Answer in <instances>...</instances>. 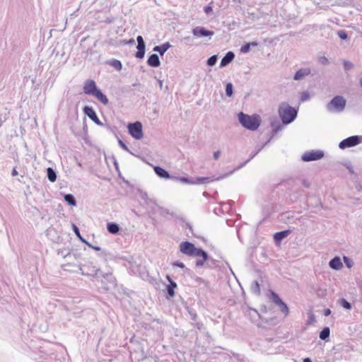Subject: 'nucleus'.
I'll list each match as a JSON object with an SVG mask.
<instances>
[{
    "label": "nucleus",
    "mask_w": 362,
    "mask_h": 362,
    "mask_svg": "<svg viewBox=\"0 0 362 362\" xmlns=\"http://www.w3.org/2000/svg\"><path fill=\"white\" fill-rule=\"evenodd\" d=\"M128 130L129 134L136 139H140L143 137L142 124L139 122L129 124Z\"/></svg>",
    "instance_id": "5"
},
{
    "label": "nucleus",
    "mask_w": 362,
    "mask_h": 362,
    "mask_svg": "<svg viewBox=\"0 0 362 362\" xmlns=\"http://www.w3.org/2000/svg\"><path fill=\"white\" fill-rule=\"evenodd\" d=\"M238 119L245 128L252 131L257 129L261 122L260 117L258 115H248L243 112L238 114Z\"/></svg>",
    "instance_id": "3"
},
{
    "label": "nucleus",
    "mask_w": 362,
    "mask_h": 362,
    "mask_svg": "<svg viewBox=\"0 0 362 362\" xmlns=\"http://www.w3.org/2000/svg\"><path fill=\"white\" fill-rule=\"evenodd\" d=\"M329 334H330L329 328L325 327L320 332V338L322 340H325L329 337Z\"/></svg>",
    "instance_id": "23"
},
{
    "label": "nucleus",
    "mask_w": 362,
    "mask_h": 362,
    "mask_svg": "<svg viewBox=\"0 0 362 362\" xmlns=\"http://www.w3.org/2000/svg\"><path fill=\"white\" fill-rule=\"evenodd\" d=\"M359 82H360V85H361V87H362V77L361 78V79H360Z\"/></svg>",
    "instance_id": "42"
},
{
    "label": "nucleus",
    "mask_w": 362,
    "mask_h": 362,
    "mask_svg": "<svg viewBox=\"0 0 362 362\" xmlns=\"http://www.w3.org/2000/svg\"><path fill=\"white\" fill-rule=\"evenodd\" d=\"M221 152L219 151H215L214 153V158L215 160H218L220 156Z\"/></svg>",
    "instance_id": "36"
},
{
    "label": "nucleus",
    "mask_w": 362,
    "mask_h": 362,
    "mask_svg": "<svg viewBox=\"0 0 362 362\" xmlns=\"http://www.w3.org/2000/svg\"><path fill=\"white\" fill-rule=\"evenodd\" d=\"M310 74V69H299L294 76L295 80L302 79L303 77L309 75Z\"/></svg>",
    "instance_id": "16"
},
{
    "label": "nucleus",
    "mask_w": 362,
    "mask_h": 362,
    "mask_svg": "<svg viewBox=\"0 0 362 362\" xmlns=\"http://www.w3.org/2000/svg\"><path fill=\"white\" fill-rule=\"evenodd\" d=\"M303 362H312V361L309 358H305L303 359Z\"/></svg>",
    "instance_id": "40"
},
{
    "label": "nucleus",
    "mask_w": 362,
    "mask_h": 362,
    "mask_svg": "<svg viewBox=\"0 0 362 362\" xmlns=\"http://www.w3.org/2000/svg\"><path fill=\"white\" fill-rule=\"evenodd\" d=\"M344 68L347 70L350 69L353 67V64L351 62H346V61H345L344 62Z\"/></svg>",
    "instance_id": "34"
},
{
    "label": "nucleus",
    "mask_w": 362,
    "mask_h": 362,
    "mask_svg": "<svg viewBox=\"0 0 362 362\" xmlns=\"http://www.w3.org/2000/svg\"><path fill=\"white\" fill-rule=\"evenodd\" d=\"M340 303L341 306L347 310H350L351 308V304L345 299H341Z\"/></svg>",
    "instance_id": "30"
},
{
    "label": "nucleus",
    "mask_w": 362,
    "mask_h": 362,
    "mask_svg": "<svg viewBox=\"0 0 362 362\" xmlns=\"http://www.w3.org/2000/svg\"><path fill=\"white\" fill-rule=\"evenodd\" d=\"M11 174H12L13 176H15V175H16L18 174V173H17L16 169H13L12 170V173Z\"/></svg>",
    "instance_id": "39"
},
{
    "label": "nucleus",
    "mask_w": 362,
    "mask_h": 362,
    "mask_svg": "<svg viewBox=\"0 0 362 362\" xmlns=\"http://www.w3.org/2000/svg\"><path fill=\"white\" fill-rule=\"evenodd\" d=\"M329 267L333 269H340L342 267V263L339 257L333 258L329 263Z\"/></svg>",
    "instance_id": "17"
},
{
    "label": "nucleus",
    "mask_w": 362,
    "mask_h": 362,
    "mask_svg": "<svg viewBox=\"0 0 362 362\" xmlns=\"http://www.w3.org/2000/svg\"><path fill=\"white\" fill-rule=\"evenodd\" d=\"M192 32L195 37H209L211 38L214 34L213 31L201 26L194 28Z\"/></svg>",
    "instance_id": "7"
},
{
    "label": "nucleus",
    "mask_w": 362,
    "mask_h": 362,
    "mask_svg": "<svg viewBox=\"0 0 362 362\" xmlns=\"http://www.w3.org/2000/svg\"><path fill=\"white\" fill-rule=\"evenodd\" d=\"M138 45H137V49L135 57L138 59H142L144 57L145 54V43L144 41V39L141 36H138L136 38Z\"/></svg>",
    "instance_id": "11"
},
{
    "label": "nucleus",
    "mask_w": 362,
    "mask_h": 362,
    "mask_svg": "<svg viewBox=\"0 0 362 362\" xmlns=\"http://www.w3.org/2000/svg\"><path fill=\"white\" fill-rule=\"evenodd\" d=\"M212 11V7L210 6H207L204 8V12L206 13V14H209V13H211Z\"/></svg>",
    "instance_id": "35"
},
{
    "label": "nucleus",
    "mask_w": 362,
    "mask_h": 362,
    "mask_svg": "<svg viewBox=\"0 0 362 362\" xmlns=\"http://www.w3.org/2000/svg\"><path fill=\"white\" fill-rule=\"evenodd\" d=\"M83 92L86 95H91L96 98L103 105L108 103V99L100 90L97 88L96 83L93 80H87L84 83Z\"/></svg>",
    "instance_id": "2"
},
{
    "label": "nucleus",
    "mask_w": 362,
    "mask_h": 362,
    "mask_svg": "<svg viewBox=\"0 0 362 362\" xmlns=\"http://www.w3.org/2000/svg\"><path fill=\"white\" fill-rule=\"evenodd\" d=\"M93 248L97 251L100 250V247H94Z\"/></svg>",
    "instance_id": "41"
},
{
    "label": "nucleus",
    "mask_w": 362,
    "mask_h": 362,
    "mask_svg": "<svg viewBox=\"0 0 362 362\" xmlns=\"http://www.w3.org/2000/svg\"><path fill=\"white\" fill-rule=\"evenodd\" d=\"M110 64L112 67H114L117 71H120L122 68V64L121 62L117 59L112 60Z\"/></svg>",
    "instance_id": "25"
},
{
    "label": "nucleus",
    "mask_w": 362,
    "mask_h": 362,
    "mask_svg": "<svg viewBox=\"0 0 362 362\" xmlns=\"http://www.w3.org/2000/svg\"><path fill=\"white\" fill-rule=\"evenodd\" d=\"M73 228H74V231L75 233V234L76 235V236L83 243H86L85 241V240L81 237V234H80V232H79V230L78 228L75 226L74 225L73 226Z\"/></svg>",
    "instance_id": "31"
},
{
    "label": "nucleus",
    "mask_w": 362,
    "mask_h": 362,
    "mask_svg": "<svg viewBox=\"0 0 362 362\" xmlns=\"http://www.w3.org/2000/svg\"><path fill=\"white\" fill-rule=\"evenodd\" d=\"M217 61V57L216 55H213L211 57H209L207 60V64L209 66H214Z\"/></svg>",
    "instance_id": "28"
},
{
    "label": "nucleus",
    "mask_w": 362,
    "mask_h": 362,
    "mask_svg": "<svg viewBox=\"0 0 362 362\" xmlns=\"http://www.w3.org/2000/svg\"><path fill=\"white\" fill-rule=\"evenodd\" d=\"M107 230L110 233L116 234L119 232V226L116 223H111L107 225Z\"/></svg>",
    "instance_id": "22"
},
{
    "label": "nucleus",
    "mask_w": 362,
    "mask_h": 362,
    "mask_svg": "<svg viewBox=\"0 0 362 362\" xmlns=\"http://www.w3.org/2000/svg\"><path fill=\"white\" fill-rule=\"evenodd\" d=\"M180 250L182 253L190 257H202V260L197 261V266H202L204 262L208 259V255L206 252L202 249L196 248L194 244L188 241L180 243Z\"/></svg>",
    "instance_id": "1"
},
{
    "label": "nucleus",
    "mask_w": 362,
    "mask_h": 362,
    "mask_svg": "<svg viewBox=\"0 0 362 362\" xmlns=\"http://www.w3.org/2000/svg\"><path fill=\"white\" fill-rule=\"evenodd\" d=\"M344 261L349 268L352 267V262L347 257H344Z\"/></svg>",
    "instance_id": "33"
},
{
    "label": "nucleus",
    "mask_w": 362,
    "mask_h": 362,
    "mask_svg": "<svg viewBox=\"0 0 362 362\" xmlns=\"http://www.w3.org/2000/svg\"><path fill=\"white\" fill-rule=\"evenodd\" d=\"M346 105L345 100L341 96L334 97L328 105L329 110L341 111Z\"/></svg>",
    "instance_id": "6"
},
{
    "label": "nucleus",
    "mask_w": 362,
    "mask_h": 362,
    "mask_svg": "<svg viewBox=\"0 0 362 362\" xmlns=\"http://www.w3.org/2000/svg\"><path fill=\"white\" fill-rule=\"evenodd\" d=\"M83 112L93 122L96 123L99 122V119L95 110L91 107L85 106L83 108Z\"/></svg>",
    "instance_id": "12"
},
{
    "label": "nucleus",
    "mask_w": 362,
    "mask_h": 362,
    "mask_svg": "<svg viewBox=\"0 0 362 362\" xmlns=\"http://www.w3.org/2000/svg\"><path fill=\"white\" fill-rule=\"evenodd\" d=\"M257 45L258 44L256 42L246 43L241 47L240 51L243 53H247L250 51L251 46L256 47Z\"/></svg>",
    "instance_id": "21"
},
{
    "label": "nucleus",
    "mask_w": 362,
    "mask_h": 362,
    "mask_svg": "<svg viewBox=\"0 0 362 362\" xmlns=\"http://www.w3.org/2000/svg\"><path fill=\"white\" fill-rule=\"evenodd\" d=\"M170 47V45L169 43H165L160 46H156L153 48V50L158 52L161 55H163V54Z\"/></svg>",
    "instance_id": "19"
},
{
    "label": "nucleus",
    "mask_w": 362,
    "mask_h": 362,
    "mask_svg": "<svg viewBox=\"0 0 362 362\" xmlns=\"http://www.w3.org/2000/svg\"><path fill=\"white\" fill-rule=\"evenodd\" d=\"M360 142L359 137L358 136H352L346 139H344L339 143V148L341 149H344L346 148H349L352 146H355L358 144Z\"/></svg>",
    "instance_id": "8"
},
{
    "label": "nucleus",
    "mask_w": 362,
    "mask_h": 362,
    "mask_svg": "<svg viewBox=\"0 0 362 362\" xmlns=\"http://www.w3.org/2000/svg\"><path fill=\"white\" fill-rule=\"evenodd\" d=\"M64 199L71 206H75L76 204L74 196L70 194H66Z\"/></svg>",
    "instance_id": "24"
},
{
    "label": "nucleus",
    "mask_w": 362,
    "mask_h": 362,
    "mask_svg": "<svg viewBox=\"0 0 362 362\" xmlns=\"http://www.w3.org/2000/svg\"><path fill=\"white\" fill-rule=\"evenodd\" d=\"M226 93L228 97H231L233 95V86L231 83H228L226 88Z\"/></svg>",
    "instance_id": "29"
},
{
    "label": "nucleus",
    "mask_w": 362,
    "mask_h": 362,
    "mask_svg": "<svg viewBox=\"0 0 362 362\" xmlns=\"http://www.w3.org/2000/svg\"><path fill=\"white\" fill-rule=\"evenodd\" d=\"M166 279L169 282V284L166 286V291L168 293L167 298H171L175 296V289L177 288V284L173 281L169 275H166Z\"/></svg>",
    "instance_id": "10"
},
{
    "label": "nucleus",
    "mask_w": 362,
    "mask_h": 362,
    "mask_svg": "<svg viewBox=\"0 0 362 362\" xmlns=\"http://www.w3.org/2000/svg\"><path fill=\"white\" fill-rule=\"evenodd\" d=\"M278 306H279L281 312H283L285 315L288 314V312H289L288 308L286 305V304L284 303L283 301H282V303H280Z\"/></svg>",
    "instance_id": "27"
},
{
    "label": "nucleus",
    "mask_w": 362,
    "mask_h": 362,
    "mask_svg": "<svg viewBox=\"0 0 362 362\" xmlns=\"http://www.w3.org/2000/svg\"><path fill=\"white\" fill-rule=\"evenodd\" d=\"M269 299L277 305H279L280 303H282V300L274 291H270Z\"/></svg>",
    "instance_id": "20"
},
{
    "label": "nucleus",
    "mask_w": 362,
    "mask_h": 362,
    "mask_svg": "<svg viewBox=\"0 0 362 362\" xmlns=\"http://www.w3.org/2000/svg\"><path fill=\"white\" fill-rule=\"evenodd\" d=\"M155 173L160 177L168 179L170 178L169 173L163 168L156 166L154 168Z\"/></svg>",
    "instance_id": "18"
},
{
    "label": "nucleus",
    "mask_w": 362,
    "mask_h": 362,
    "mask_svg": "<svg viewBox=\"0 0 362 362\" xmlns=\"http://www.w3.org/2000/svg\"><path fill=\"white\" fill-rule=\"evenodd\" d=\"M279 116L283 123L288 124L296 117V111L286 103H282L279 109Z\"/></svg>",
    "instance_id": "4"
},
{
    "label": "nucleus",
    "mask_w": 362,
    "mask_h": 362,
    "mask_svg": "<svg viewBox=\"0 0 362 362\" xmlns=\"http://www.w3.org/2000/svg\"><path fill=\"white\" fill-rule=\"evenodd\" d=\"M147 63L149 66L153 67H158L160 64L159 58L156 54H153L148 57Z\"/></svg>",
    "instance_id": "13"
},
{
    "label": "nucleus",
    "mask_w": 362,
    "mask_h": 362,
    "mask_svg": "<svg viewBox=\"0 0 362 362\" xmlns=\"http://www.w3.org/2000/svg\"><path fill=\"white\" fill-rule=\"evenodd\" d=\"M235 55L232 52H228L221 59L220 66L223 67L228 65L233 59Z\"/></svg>",
    "instance_id": "14"
},
{
    "label": "nucleus",
    "mask_w": 362,
    "mask_h": 362,
    "mask_svg": "<svg viewBox=\"0 0 362 362\" xmlns=\"http://www.w3.org/2000/svg\"><path fill=\"white\" fill-rule=\"evenodd\" d=\"M174 265L177 266L180 268H184L185 265L182 262H176L174 264Z\"/></svg>",
    "instance_id": "37"
},
{
    "label": "nucleus",
    "mask_w": 362,
    "mask_h": 362,
    "mask_svg": "<svg viewBox=\"0 0 362 362\" xmlns=\"http://www.w3.org/2000/svg\"><path fill=\"white\" fill-rule=\"evenodd\" d=\"M291 231L289 230L276 233L274 235V239L276 243H280L284 238H286Z\"/></svg>",
    "instance_id": "15"
},
{
    "label": "nucleus",
    "mask_w": 362,
    "mask_h": 362,
    "mask_svg": "<svg viewBox=\"0 0 362 362\" xmlns=\"http://www.w3.org/2000/svg\"><path fill=\"white\" fill-rule=\"evenodd\" d=\"M324 156V153L320 151H312L305 152L303 156L302 159L304 161H312L317 160L322 158Z\"/></svg>",
    "instance_id": "9"
},
{
    "label": "nucleus",
    "mask_w": 362,
    "mask_h": 362,
    "mask_svg": "<svg viewBox=\"0 0 362 362\" xmlns=\"http://www.w3.org/2000/svg\"><path fill=\"white\" fill-rule=\"evenodd\" d=\"M330 313H331V311H330V310H329V309H326V310H325V315L326 316L329 315Z\"/></svg>",
    "instance_id": "38"
},
{
    "label": "nucleus",
    "mask_w": 362,
    "mask_h": 362,
    "mask_svg": "<svg viewBox=\"0 0 362 362\" xmlns=\"http://www.w3.org/2000/svg\"><path fill=\"white\" fill-rule=\"evenodd\" d=\"M47 177L51 182H54L57 179L56 173L51 168H47Z\"/></svg>",
    "instance_id": "26"
},
{
    "label": "nucleus",
    "mask_w": 362,
    "mask_h": 362,
    "mask_svg": "<svg viewBox=\"0 0 362 362\" xmlns=\"http://www.w3.org/2000/svg\"><path fill=\"white\" fill-rule=\"evenodd\" d=\"M337 34L338 36L342 40H346L347 38V34L344 30H339Z\"/></svg>",
    "instance_id": "32"
}]
</instances>
